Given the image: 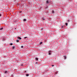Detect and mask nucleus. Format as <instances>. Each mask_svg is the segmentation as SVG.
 Instances as JSON below:
<instances>
[{
	"label": "nucleus",
	"mask_w": 77,
	"mask_h": 77,
	"mask_svg": "<svg viewBox=\"0 0 77 77\" xmlns=\"http://www.w3.org/2000/svg\"><path fill=\"white\" fill-rule=\"evenodd\" d=\"M17 39H20H20H21V37H17Z\"/></svg>",
	"instance_id": "1"
},
{
	"label": "nucleus",
	"mask_w": 77,
	"mask_h": 77,
	"mask_svg": "<svg viewBox=\"0 0 77 77\" xmlns=\"http://www.w3.org/2000/svg\"><path fill=\"white\" fill-rule=\"evenodd\" d=\"M48 55H51V53H50V51L48 52Z\"/></svg>",
	"instance_id": "2"
},
{
	"label": "nucleus",
	"mask_w": 77,
	"mask_h": 77,
	"mask_svg": "<svg viewBox=\"0 0 77 77\" xmlns=\"http://www.w3.org/2000/svg\"><path fill=\"white\" fill-rule=\"evenodd\" d=\"M46 2L47 4H48V3H49V2L48 0H47L46 1Z\"/></svg>",
	"instance_id": "3"
},
{
	"label": "nucleus",
	"mask_w": 77,
	"mask_h": 77,
	"mask_svg": "<svg viewBox=\"0 0 77 77\" xmlns=\"http://www.w3.org/2000/svg\"><path fill=\"white\" fill-rule=\"evenodd\" d=\"M15 46H13L12 48V49H15Z\"/></svg>",
	"instance_id": "4"
},
{
	"label": "nucleus",
	"mask_w": 77,
	"mask_h": 77,
	"mask_svg": "<svg viewBox=\"0 0 77 77\" xmlns=\"http://www.w3.org/2000/svg\"><path fill=\"white\" fill-rule=\"evenodd\" d=\"M52 14H54V11L53 10L52 11Z\"/></svg>",
	"instance_id": "5"
},
{
	"label": "nucleus",
	"mask_w": 77,
	"mask_h": 77,
	"mask_svg": "<svg viewBox=\"0 0 77 77\" xmlns=\"http://www.w3.org/2000/svg\"><path fill=\"white\" fill-rule=\"evenodd\" d=\"M64 59H66V55L64 56Z\"/></svg>",
	"instance_id": "6"
},
{
	"label": "nucleus",
	"mask_w": 77,
	"mask_h": 77,
	"mask_svg": "<svg viewBox=\"0 0 77 77\" xmlns=\"http://www.w3.org/2000/svg\"><path fill=\"white\" fill-rule=\"evenodd\" d=\"M27 20L25 19H23V21H26Z\"/></svg>",
	"instance_id": "7"
},
{
	"label": "nucleus",
	"mask_w": 77,
	"mask_h": 77,
	"mask_svg": "<svg viewBox=\"0 0 77 77\" xmlns=\"http://www.w3.org/2000/svg\"><path fill=\"white\" fill-rule=\"evenodd\" d=\"M3 28L2 27V28H1L0 29V30H3Z\"/></svg>",
	"instance_id": "8"
},
{
	"label": "nucleus",
	"mask_w": 77,
	"mask_h": 77,
	"mask_svg": "<svg viewBox=\"0 0 77 77\" xmlns=\"http://www.w3.org/2000/svg\"><path fill=\"white\" fill-rule=\"evenodd\" d=\"M16 42H19V40H16Z\"/></svg>",
	"instance_id": "9"
},
{
	"label": "nucleus",
	"mask_w": 77,
	"mask_h": 77,
	"mask_svg": "<svg viewBox=\"0 0 77 77\" xmlns=\"http://www.w3.org/2000/svg\"><path fill=\"white\" fill-rule=\"evenodd\" d=\"M36 60H38V58H36Z\"/></svg>",
	"instance_id": "10"
},
{
	"label": "nucleus",
	"mask_w": 77,
	"mask_h": 77,
	"mask_svg": "<svg viewBox=\"0 0 77 77\" xmlns=\"http://www.w3.org/2000/svg\"><path fill=\"white\" fill-rule=\"evenodd\" d=\"M42 20H45V19H44V18H42Z\"/></svg>",
	"instance_id": "11"
},
{
	"label": "nucleus",
	"mask_w": 77,
	"mask_h": 77,
	"mask_svg": "<svg viewBox=\"0 0 77 77\" xmlns=\"http://www.w3.org/2000/svg\"><path fill=\"white\" fill-rule=\"evenodd\" d=\"M42 44V42H40V45H41Z\"/></svg>",
	"instance_id": "12"
},
{
	"label": "nucleus",
	"mask_w": 77,
	"mask_h": 77,
	"mask_svg": "<svg viewBox=\"0 0 77 77\" xmlns=\"http://www.w3.org/2000/svg\"><path fill=\"white\" fill-rule=\"evenodd\" d=\"M65 24L66 26H68V23H66Z\"/></svg>",
	"instance_id": "13"
},
{
	"label": "nucleus",
	"mask_w": 77,
	"mask_h": 77,
	"mask_svg": "<svg viewBox=\"0 0 77 77\" xmlns=\"http://www.w3.org/2000/svg\"><path fill=\"white\" fill-rule=\"evenodd\" d=\"M5 73H7L8 72L7 71H5Z\"/></svg>",
	"instance_id": "14"
},
{
	"label": "nucleus",
	"mask_w": 77,
	"mask_h": 77,
	"mask_svg": "<svg viewBox=\"0 0 77 77\" xmlns=\"http://www.w3.org/2000/svg\"><path fill=\"white\" fill-rule=\"evenodd\" d=\"M2 15V14H0V17H1Z\"/></svg>",
	"instance_id": "15"
},
{
	"label": "nucleus",
	"mask_w": 77,
	"mask_h": 77,
	"mask_svg": "<svg viewBox=\"0 0 77 77\" xmlns=\"http://www.w3.org/2000/svg\"><path fill=\"white\" fill-rule=\"evenodd\" d=\"M26 76H29V74H26Z\"/></svg>",
	"instance_id": "16"
},
{
	"label": "nucleus",
	"mask_w": 77,
	"mask_h": 77,
	"mask_svg": "<svg viewBox=\"0 0 77 77\" xmlns=\"http://www.w3.org/2000/svg\"><path fill=\"white\" fill-rule=\"evenodd\" d=\"M10 45H13V44H12V43H11V44H10Z\"/></svg>",
	"instance_id": "17"
},
{
	"label": "nucleus",
	"mask_w": 77,
	"mask_h": 77,
	"mask_svg": "<svg viewBox=\"0 0 77 77\" xmlns=\"http://www.w3.org/2000/svg\"><path fill=\"white\" fill-rule=\"evenodd\" d=\"M23 46H21V48H23Z\"/></svg>",
	"instance_id": "18"
},
{
	"label": "nucleus",
	"mask_w": 77,
	"mask_h": 77,
	"mask_svg": "<svg viewBox=\"0 0 77 77\" xmlns=\"http://www.w3.org/2000/svg\"><path fill=\"white\" fill-rule=\"evenodd\" d=\"M27 38V37H24V39H26V38Z\"/></svg>",
	"instance_id": "19"
},
{
	"label": "nucleus",
	"mask_w": 77,
	"mask_h": 77,
	"mask_svg": "<svg viewBox=\"0 0 77 77\" xmlns=\"http://www.w3.org/2000/svg\"><path fill=\"white\" fill-rule=\"evenodd\" d=\"M20 13H21V12H22L21 11H20Z\"/></svg>",
	"instance_id": "20"
},
{
	"label": "nucleus",
	"mask_w": 77,
	"mask_h": 77,
	"mask_svg": "<svg viewBox=\"0 0 77 77\" xmlns=\"http://www.w3.org/2000/svg\"><path fill=\"white\" fill-rule=\"evenodd\" d=\"M63 26H61L62 28H63Z\"/></svg>",
	"instance_id": "21"
},
{
	"label": "nucleus",
	"mask_w": 77,
	"mask_h": 77,
	"mask_svg": "<svg viewBox=\"0 0 77 77\" xmlns=\"http://www.w3.org/2000/svg\"><path fill=\"white\" fill-rule=\"evenodd\" d=\"M52 66H54V65H52Z\"/></svg>",
	"instance_id": "22"
},
{
	"label": "nucleus",
	"mask_w": 77,
	"mask_h": 77,
	"mask_svg": "<svg viewBox=\"0 0 77 77\" xmlns=\"http://www.w3.org/2000/svg\"><path fill=\"white\" fill-rule=\"evenodd\" d=\"M41 30H42V28H41Z\"/></svg>",
	"instance_id": "23"
}]
</instances>
